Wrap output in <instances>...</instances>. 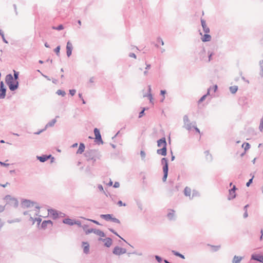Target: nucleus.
<instances>
[{"instance_id":"nucleus-3","label":"nucleus","mask_w":263,"mask_h":263,"mask_svg":"<svg viewBox=\"0 0 263 263\" xmlns=\"http://www.w3.org/2000/svg\"><path fill=\"white\" fill-rule=\"evenodd\" d=\"M161 164L163 165V176L162 178V181L163 182L166 181L167 176H168V160L166 158H163L161 160Z\"/></svg>"},{"instance_id":"nucleus-55","label":"nucleus","mask_w":263,"mask_h":263,"mask_svg":"<svg viewBox=\"0 0 263 263\" xmlns=\"http://www.w3.org/2000/svg\"><path fill=\"white\" fill-rule=\"evenodd\" d=\"M36 221L37 222V224L39 225L42 221V219L40 217L34 218V221Z\"/></svg>"},{"instance_id":"nucleus-13","label":"nucleus","mask_w":263,"mask_h":263,"mask_svg":"<svg viewBox=\"0 0 263 263\" xmlns=\"http://www.w3.org/2000/svg\"><path fill=\"white\" fill-rule=\"evenodd\" d=\"M201 23L202 27L203 28V31L205 33H208L210 32V28L206 26L205 21L203 19H201Z\"/></svg>"},{"instance_id":"nucleus-63","label":"nucleus","mask_w":263,"mask_h":263,"mask_svg":"<svg viewBox=\"0 0 263 263\" xmlns=\"http://www.w3.org/2000/svg\"><path fill=\"white\" fill-rule=\"evenodd\" d=\"M166 93V90H161L160 91V94L162 96H163V97H164V95Z\"/></svg>"},{"instance_id":"nucleus-50","label":"nucleus","mask_w":263,"mask_h":263,"mask_svg":"<svg viewBox=\"0 0 263 263\" xmlns=\"http://www.w3.org/2000/svg\"><path fill=\"white\" fill-rule=\"evenodd\" d=\"M185 124V128L186 129L190 130L192 128V126H191V123H186Z\"/></svg>"},{"instance_id":"nucleus-34","label":"nucleus","mask_w":263,"mask_h":263,"mask_svg":"<svg viewBox=\"0 0 263 263\" xmlns=\"http://www.w3.org/2000/svg\"><path fill=\"white\" fill-rule=\"evenodd\" d=\"M205 54V50L204 48H202L201 51L200 52V57L202 58V60H204Z\"/></svg>"},{"instance_id":"nucleus-42","label":"nucleus","mask_w":263,"mask_h":263,"mask_svg":"<svg viewBox=\"0 0 263 263\" xmlns=\"http://www.w3.org/2000/svg\"><path fill=\"white\" fill-rule=\"evenodd\" d=\"M140 156L142 160H144L146 156V154L143 151H141L140 152Z\"/></svg>"},{"instance_id":"nucleus-25","label":"nucleus","mask_w":263,"mask_h":263,"mask_svg":"<svg viewBox=\"0 0 263 263\" xmlns=\"http://www.w3.org/2000/svg\"><path fill=\"white\" fill-rule=\"evenodd\" d=\"M63 222L65 224H68L69 226H73L74 224L73 221L70 218H65L63 220Z\"/></svg>"},{"instance_id":"nucleus-15","label":"nucleus","mask_w":263,"mask_h":263,"mask_svg":"<svg viewBox=\"0 0 263 263\" xmlns=\"http://www.w3.org/2000/svg\"><path fill=\"white\" fill-rule=\"evenodd\" d=\"M157 153L162 156H166L167 154V148L166 146H163L162 148L158 149L157 150Z\"/></svg>"},{"instance_id":"nucleus-18","label":"nucleus","mask_w":263,"mask_h":263,"mask_svg":"<svg viewBox=\"0 0 263 263\" xmlns=\"http://www.w3.org/2000/svg\"><path fill=\"white\" fill-rule=\"evenodd\" d=\"M59 117L58 116H56L55 117V118L52 119L51 121H50V122H49L45 126V128H46V129L47 128V127H52L54 126V125L55 124V123L57 122V118H59Z\"/></svg>"},{"instance_id":"nucleus-11","label":"nucleus","mask_w":263,"mask_h":263,"mask_svg":"<svg viewBox=\"0 0 263 263\" xmlns=\"http://www.w3.org/2000/svg\"><path fill=\"white\" fill-rule=\"evenodd\" d=\"M251 259L263 263V255L260 254H252Z\"/></svg>"},{"instance_id":"nucleus-59","label":"nucleus","mask_w":263,"mask_h":263,"mask_svg":"<svg viewBox=\"0 0 263 263\" xmlns=\"http://www.w3.org/2000/svg\"><path fill=\"white\" fill-rule=\"evenodd\" d=\"M259 66L260 68V70L263 69V60H261L259 61Z\"/></svg>"},{"instance_id":"nucleus-14","label":"nucleus","mask_w":263,"mask_h":263,"mask_svg":"<svg viewBox=\"0 0 263 263\" xmlns=\"http://www.w3.org/2000/svg\"><path fill=\"white\" fill-rule=\"evenodd\" d=\"M50 157H51V155H42L41 156H37V159L41 162H44L48 160Z\"/></svg>"},{"instance_id":"nucleus-61","label":"nucleus","mask_w":263,"mask_h":263,"mask_svg":"<svg viewBox=\"0 0 263 263\" xmlns=\"http://www.w3.org/2000/svg\"><path fill=\"white\" fill-rule=\"evenodd\" d=\"M0 164H1V165L4 166H8L9 165L8 163H5L3 162L2 161H0Z\"/></svg>"},{"instance_id":"nucleus-40","label":"nucleus","mask_w":263,"mask_h":263,"mask_svg":"<svg viewBox=\"0 0 263 263\" xmlns=\"http://www.w3.org/2000/svg\"><path fill=\"white\" fill-rule=\"evenodd\" d=\"M60 46H58L55 49H54V52L56 53L57 55H60Z\"/></svg>"},{"instance_id":"nucleus-44","label":"nucleus","mask_w":263,"mask_h":263,"mask_svg":"<svg viewBox=\"0 0 263 263\" xmlns=\"http://www.w3.org/2000/svg\"><path fill=\"white\" fill-rule=\"evenodd\" d=\"M111 221L115 223H117L119 224L120 223V221L118 219L115 218V217H112Z\"/></svg>"},{"instance_id":"nucleus-20","label":"nucleus","mask_w":263,"mask_h":263,"mask_svg":"<svg viewBox=\"0 0 263 263\" xmlns=\"http://www.w3.org/2000/svg\"><path fill=\"white\" fill-rule=\"evenodd\" d=\"M112 217V214H101L100 215V217L106 221H109L111 220Z\"/></svg>"},{"instance_id":"nucleus-26","label":"nucleus","mask_w":263,"mask_h":263,"mask_svg":"<svg viewBox=\"0 0 263 263\" xmlns=\"http://www.w3.org/2000/svg\"><path fill=\"white\" fill-rule=\"evenodd\" d=\"M10 204L13 206L14 208H17L18 205V201L17 199L14 198L12 199L11 201H10Z\"/></svg>"},{"instance_id":"nucleus-5","label":"nucleus","mask_w":263,"mask_h":263,"mask_svg":"<svg viewBox=\"0 0 263 263\" xmlns=\"http://www.w3.org/2000/svg\"><path fill=\"white\" fill-rule=\"evenodd\" d=\"M35 205V209L39 210L40 206L37 204L35 202L32 201L28 199H23L21 203L22 207L23 208H28Z\"/></svg>"},{"instance_id":"nucleus-24","label":"nucleus","mask_w":263,"mask_h":263,"mask_svg":"<svg viewBox=\"0 0 263 263\" xmlns=\"http://www.w3.org/2000/svg\"><path fill=\"white\" fill-rule=\"evenodd\" d=\"M211 39V36L208 34H205L201 38V40L203 42L210 41Z\"/></svg>"},{"instance_id":"nucleus-21","label":"nucleus","mask_w":263,"mask_h":263,"mask_svg":"<svg viewBox=\"0 0 263 263\" xmlns=\"http://www.w3.org/2000/svg\"><path fill=\"white\" fill-rule=\"evenodd\" d=\"M243 257L235 255L232 259V263H240Z\"/></svg>"},{"instance_id":"nucleus-62","label":"nucleus","mask_w":263,"mask_h":263,"mask_svg":"<svg viewBox=\"0 0 263 263\" xmlns=\"http://www.w3.org/2000/svg\"><path fill=\"white\" fill-rule=\"evenodd\" d=\"M94 82H95V78L94 77H91L89 79V83H93Z\"/></svg>"},{"instance_id":"nucleus-12","label":"nucleus","mask_w":263,"mask_h":263,"mask_svg":"<svg viewBox=\"0 0 263 263\" xmlns=\"http://www.w3.org/2000/svg\"><path fill=\"white\" fill-rule=\"evenodd\" d=\"M157 146L158 147H163L164 146H167V143L165 137H162V138L159 139L157 141Z\"/></svg>"},{"instance_id":"nucleus-9","label":"nucleus","mask_w":263,"mask_h":263,"mask_svg":"<svg viewBox=\"0 0 263 263\" xmlns=\"http://www.w3.org/2000/svg\"><path fill=\"white\" fill-rule=\"evenodd\" d=\"M98 240L99 241L104 242V246H106V247L109 248L112 245V240L111 238L109 237H107L106 238H99Z\"/></svg>"},{"instance_id":"nucleus-41","label":"nucleus","mask_w":263,"mask_h":263,"mask_svg":"<svg viewBox=\"0 0 263 263\" xmlns=\"http://www.w3.org/2000/svg\"><path fill=\"white\" fill-rule=\"evenodd\" d=\"M245 145V151H246L250 148V145L248 143H244L242 144V146Z\"/></svg>"},{"instance_id":"nucleus-29","label":"nucleus","mask_w":263,"mask_h":263,"mask_svg":"<svg viewBox=\"0 0 263 263\" xmlns=\"http://www.w3.org/2000/svg\"><path fill=\"white\" fill-rule=\"evenodd\" d=\"M213 89V93H215L216 92V91L217 90V86L216 85H215L214 86H213L212 87H210L208 89V92L206 93V95H210V91L211 89Z\"/></svg>"},{"instance_id":"nucleus-4","label":"nucleus","mask_w":263,"mask_h":263,"mask_svg":"<svg viewBox=\"0 0 263 263\" xmlns=\"http://www.w3.org/2000/svg\"><path fill=\"white\" fill-rule=\"evenodd\" d=\"M87 225H84L83 227V229L85 231L86 234H89L91 233H93L100 237H104L105 236V233L103 231H101L100 230L93 229V228L86 229V228H87Z\"/></svg>"},{"instance_id":"nucleus-6","label":"nucleus","mask_w":263,"mask_h":263,"mask_svg":"<svg viewBox=\"0 0 263 263\" xmlns=\"http://www.w3.org/2000/svg\"><path fill=\"white\" fill-rule=\"evenodd\" d=\"M93 132H94V134L96 137H95V142L99 145L100 144H102L103 143V141L102 139L101 135L99 129H98L97 128H95L94 129Z\"/></svg>"},{"instance_id":"nucleus-45","label":"nucleus","mask_w":263,"mask_h":263,"mask_svg":"<svg viewBox=\"0 0 263 263\" xmlns=\"http://www.w3.org/2000/svg\"><path fill=\"white\" fill-rule=\"evenodd\" d=\"M137 205L138 207V208L141 210L142 211V209H143V208H142V204L141 202L140 201H137Z\"/></svg>"},{"instance_id":"nucleus-33","label":"nucleus","mask_w":263,"mask_h":263,"mask_svg":"<svg viewBox=\"0 0 263 263\" xmlns=\"http://www.w3.org/2000/svg\"><path fill=\"white\" fill-rule=\"evenodd\" d=\"M56 93L58 95H61L62 96L64 97L66 95V92L65 91L59 89L57 91Z\"/></svg>"},{"instance_id":"nucleus-47","label":"nucleus","mask_w":263,"mask_h":263,"mask_svg":"<svg viewBox=\"0 0 263 263\" xmlns=\"http://www.w3.org/2000/svg\"><path fill=\"white\" fill-rule=\"evenodd\" d=\"M253 178H254V176H253L250 179H249L248 182H247V183H246V186L247 187H249L250 185V184L252 183Z\"/></svg>"},{"instance_id":"nucleus-48","label":"nucleus","mask_w":263,"mask_h":263,"mask_svg":"<svg viewBox=\"0 0 263 263\" xmlns=\"http://www.w3.org/2000/svg\"><path fill=\"white\" fill-rule=\"evenodd\" d=\"M183 121L184 124H186V123H188L189 122V119L187 115H185L183 117Z\"/></svg>"},{"instance_id":"nucleus-57","label":"nucleus","mask_w":263,"mask_h":263,"mask_svg":"<svg viewBox=\"0 0 263 263\" xmlns=\"http://www.w3.org/2000/svg\"><path fill=\"white\" fill-rule=\"evenodd\" d=\"M120 186V183L119 182H115L114 185V187L118 188Z\"/></svg>"},{"instance_id":"nucleus-7","label":"nucleus","mask_w":263,"mask_h":263,"mask_svg":"<svg viewBox=\"0 0 263 263\" xmlns=\"http://www.w3.org/2000/svg\"><path fill=\"white\" fill-rule=\"evenodd\" d=\"M126 252V250L125 249L119 247V246H116L112 251L113 254L116 255H120L125 254Z\"/></svg>"},{"instance_id":"nucleus-37","label":"nucleus","mask_w":263,"mask_h":263,"mask_svg":"<svg viewBox=\"0 0 263 263\" xmlns=\"http://www.w3.org/2000/svg\"><path fill=\"white\" fill-rule=\"evenodd\" d=\"M52 28L53 29L57 30H61L64 29V27H63V25L61 24V25H59V26H58L57 27H53Z\"/></svg>"},{"instance_id":"nucleus-53","label":"nucleus","mask_w":263,"mask_h":263,"mask_svg":"<svg viewBox=\"0 0 263 263\" xmlns=\"http://www.w3.org/2000/svg\"><path fill=\"white\" fill-rule=\"evenodd\" d=\"M117 204H118L119 206H126V204H125V203H123L122 202V201H121V200L118 201V203H117Z\"/></svg>"},{"instance_id":"nucleus-2","label":"nucleus","mask_w":263,"mask_h":263,"mask_svg":"<svg viewBox=\"0 0 263 263\" xmlns=\"http://www.w3.org/2000/svg\"><path fill=\"white\" fill-rule=\"evenodd\" d=\"M84 156L87 161H91L92 163H94L97 159H100L101 156L99 151L96 149L86 151L84 153Z\"/></svg>"},{"instance_id":"nucleus-16","label":"nucleus","mask_w":263,"mask_h":263,"mask_svg":"<svg viewBox=\"0 0 263 263\" xmlns=\"http://www.w3.org/2000/svg\"><path fill=\"white\" fill-rule=\"evenodd\" d=\"M167 217L170 220H175V211L172 209H169L168 213L167 214Z\"/></svg>"},{"instance_id":"nucleus-36","label":"nucleus","mask_w":263,"mask_h":263,"mask_svg":"<svg viewBox=\"0 0 263 263\" xmlns=\"http://www.w3.org/2000/svg\"><path fill=\"white\" fill-rule=\"evenodd\" d=\"M208 246H211L213 249V251L214 252L217 251L220 248V246H213L210 245H208Z\"/></svg>"},{"instance_id":"nucleus-49","label":"nucleus","mask_w":263,"mask_h":263,"mask_svg":"<svg viewBox=\"0 0 263 263\" xmlns=\"http://www.w3.org/2000/svg\"><path fill=\"white\" fill-rule=\"evenodd\" d=\"M155 257L158 262H161L162 261V258L158 255H155Z\"/></svg>"},{"instance_id":"nucleus-43","label":"nucleus","mask_w":263,"mask_h":263,"mask_svg":"<svg viewBox=\"0 0 263 263\" xmlns=\"http://www.w3.org/2000/svg\"><path fill=\"white\" fill-rule=\"evenodd\" d=\"M206 96H207V95H203V96H202V97H201V98L199 100V101H198V103H199V104H200V103H201L202 102H203V101L205 100V99L206 98Z\"/></svg>"},{"instance_id":"nucleus-38","label":"nucleus","mask_w":263,"mask_h":263,"mask_svg":"<svg viewBox=\"0 0 263 263\" xmlns=\"http://www.w3.org/2000/svg\"><path fill=\"white\" fill-rule=\"evenodd\" d=\"M205 154H206V159L211 160L212 156L211 154H209V151H206L205 152Z\"/></svg>"},{"instance_id":"nucleus-31","label":"nucleus","mask_w":263,"mask_h":263,"mask_svg":"<svg viewBox=\"0 0 263 263\" xmlns=\"http://www.w3.org/2000/svg\"><path fill=\"white\" fill-rule=\"evenodd\" d=\"M172 252L173 253V254L174 255H175V256H178V257H180V258H182V259H184V258H185L184 256L183 255H182V254H180V253L179 252H177V251H174V250H173V251H172Z\"/></svg>"},{"instance_id":"nucleus-35","label":"nucleus","mask_w":263,"mask_h":263,"mask_svg":"<svg viewBox=\"0 0 263 263\" xmlns=\"http://www.w3.org/2000/svg\"><path fill=\"white\" fill-rule=\"evenodd\" d=\"M21 221V219H19V218H16V219H14L13 220H7V222L8 223H14V222H18Z\"/></svg>"},{"instance_id":"nucleus-8","label":"nucleus","mask_w":263,"mask_h":263,"mask_svg":"<svg viewBox=\"0 0 263 263\" xmlns=\"http://www.w3.org/2000/svg\"><path fill=\"white\" fill-rule=\"evenodd\" d=\"M6 87L5 86L4 82H0V99H4L6 97Z\"/></svg>"},{"instance_id":"nucleus-32","label":"nucleus","mask_w":263,"mask_h":263,"mask_svg":"<svg viewBox=\"0 0 263 263\" xmlns=\"http://www.w3.org/2000/svg\"><path fill=\"white\" fill-rule=\"evenodd\" d=\"M238 90V87L237 86H231L230 87V90L232 93H235Z\"/></svg>"},{"instance_id":"nucleus-10","label":"nucleus","mask_w":263,"mask_h":263,"mask_svg":"<svg viewBox=\"0 0 263 263\" xmlns=\"http://www.w3.org/2000/svg\"><path fill=\"white\" fill-rule=\"evenodd\" d=\"M73 46L70 41H68L66 45V54L68 57H69L72 54Z\"/></svg>"},{"instance_id":"nucleus-27","label":"nucleus","mask_w":263,"mask_h":263,"mask_svg":"<svg viewBox=\"0 0 263 263\" xmlns=\"http://www.w3.org/2000/svg\"><path fill=\"white\" fill-rule=\"evenodd\" d=\"M208 62H209L213 60V55L215 54L214 51L213 50H210L208 51Z\"/></svg>"},{"instance_id":"nucleus-22","label":"nucleus","mask_w":263,"mask_h":263,"mask_svg":"<svg viewBox=\"0 0 263 263\" xmlns=\"http://www.w3.org/2000/svg\"><path fill=\"white\" fill-rule=\"evenodd\" d=\"M84 246L83 252L85 254H88L89 252V245L87 242H83Z\"/></svg>"},{"instance_id":"nucleus-17","label":"nucleus","mask_w":263,"mask_h":263,"mask_svg":"<svg viewBox=\"0 0 263 263\" xmlns=\"http://www.w3.org/2000/svg\"><path fill=\"white\" fill-rule=\"evenodd\" d=\"M52 222L50 220H44L42 222L41 224V228L43 229H45L47 228L48 224L52 226Z\"/></svg>"},{"instance_id":"nucleus-64","label":"nucleus","mask_w":263,"mask_h":263,"mask_svg":"<svg viewBox=\"0 0 263 263\" xmlns=\"http://www.w3.org/2000/svg\"><path fill=\"white\" fill-rule=\"evenodd\" d=\"M243 216L244 218H246L247 217H248V214L247 211H245Z\"/></svg>"},{"instance_id":"nucleus-46","label":"nucleus","mask_w":263,"mask_h":263,"mask_svg":"<svg viewBox=\"0 0 263 263\" xmlns=\"http://www.w3.org/2000/svg\"><path fill=\"white\" fill-rule=\"evenodd\" d=\"M146 108H143V109L139 112V118H141L144 114V111L145 110Z\"/></svg>"},{"instance_id":"nucleus-52","label":"nucleus","mask_w":263,"mask_h":263,"mask_svg":"<svg viewBox=\"0 0 263 263\" xmlns=\"http://www.w3.org/2000/svg\"><path fill=\"white\" fill-rule=\"evenodd\" d=\"M158 42L160 43L162 45H164V42L160 37H158L157 39Z\"/></svg>"},{"instance_id":"nucleus-30","label":"nucleus","mask_w":263,"mask_h":263,"mask_svg":"<svg viewBox=\"0 0 263 263\" xmlns=\"http://www.w3.org/2000/svg\"><path fill=\"white\" fill-rule=\"evenodd\" d=\"M184 195L186 196H190L191 193V189L188 187H186L184 189Z\"/></svg>"},{"instance_id":"nucleus-23","label":"nucleus","mask_w":263,"mask_h":263,"mask_svg":"<svg viewBox=\"0 0 263 263\" xmlns=\"http://www.w3.org/2000/svg\"><path fill=\"white\" fill-rule=\"evenodd\" d=\"M85 146L84 143H80L79 149H78L77 152V154H82L83 152H84L85 149Z\"/></svg>"},{"instance_id":"nucleus-28","label":"nucleus","mask_w":263,"mask_h":263,"mask_svg":"<svg viewBox=\"0 0 263 263\" xmlns=\"http://www.w3.org/2000/svg\"><path fill=\"white\" fill-rule=\"evenodd\" d=\"M229 196L228 197V200H230L235 198L236 197V193L235 192L231 191L229 190Z\"/></svg>"},{"instance_id":"nucleus-60","label":"nucleus","mask_w":263,"mask_h":263,"mask_svg":"<svg viewBox=\"0 0 263 263\" xmlns=\"http://www.w3.org/2000/svg\"><path fill=\"white\" fill-rule=\"evenodd\" d=\"M129 57H130L131 58H134L135 59L136 58V55L134 53H130L129 54Z\"/></svg>"},{"instance_id":"nucleus-1","label":"nucleus","mask_w":263,"mask_h":263,"mask_svg":"<svg viewBox=\"0 0 263 263\" xmlns=\"http://www.w3.org/2000/svg\"><path fill=\"white\" fill-rule=\"evenodd\" d=\"M13 76L11 74H8L6 76L5 82L11 91H15L19 86L18 81L19 72L13 70Z\"/></svg>"},{"instance_id":"nucleus-51","label":"nucleus","mask_w":263,"mask_h":263,"mask_svg":"<svg viewBox=\"0 0 263 263\" xmlns=\"http://www.w3.org/2000/svg\"><path fill=\"white\" fill-rule=\"evenodd\" d=\"M14 198L13 197H12L10 195H7L5 197V199L6 200H9L10 201L12 200V199Z\"/></svg>"},{"instance_id":"nucleus-56","label":"nucleus","mask_w":263,"mask_h":263,"mask_svg":"<svg viewBox=\"0 0 263 263\" xmlns=\"http://www.w3.org/2000/svg\"><path fill=\"white\" fill-rule=\"evenodd\" d=\"M46 130V128H44V129H42L37 132H35L34 133V134L35 135H39L41 133H42L43 132L45 131Z\"/></svg>"},{"instance_id":"nucleus-39","label":"nucleus","mask_w":263,"mask_h":263,"mask_svg":"<svg viewBox=\"0 0 263 263\" xmlns=\"http://www.w3.org/2000/svg\"><path fill=\"white\" fill-rule=\"evenodd\" d=\"M259 129L260 132H263V117L260 120Z\"/></svg>"},{"instance_id":"nucleus-58","label":"nucleus","mask_w":263,"mask_h":263,"mask_svg":"<svg viewBox=\"0 0 263 263\" xmlns=\"http://www.w3.org/2000/svg\"><path fill=\"white\" fill-rule=\"evenodd\" d=\"M88 220L92 222L93 223L96 224H98V225H100V223L97 221V220H92V219H88Z\"/></svg>"},{"instance_id":"nucleus-19","label":"nucleus","mask_w":263,"mask_h":263,"mask_svg":"<svg viewBox=\"0 0 263 263\" xmlns=\"http://www.w3.org/2000/svg\"><path fill=\"white\" fill-rule=\"evenodd\" d=\"M48 211V213L53 216V218L54 219H56L57 218H58V214L57 210L51 209H49Z\"/></svg>"},{"instance_id":"nucleus-54","label":"nucleus","mask_w":263,"mask_h":263,"mask_svg":"<svg viewBox=\"0 0 263 263\" xmlns=\"http://www.w3.org/2000/svg\"><path fill=\"white\" fill-rule=\"evenodd\" d=\"M76 92V90L75 89H71L69 90V93L72 96H74Z\"/></svg>"}]
</instances>
